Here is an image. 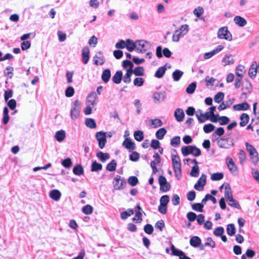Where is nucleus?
<instances>
[{"label": "nucleus", "mask_w": 259, "mask_h": 259, "mask_svg": "<svg viewBox=\"0 0 259 259\" xmlns=\"http://www.w3.org/2000/svg\"><path fill=\"white\" fill-rule=\"evenodd\" d=\"M228 201V204L234 208H237V209H240L241 207L239 203V202L235 199L233 197L232 198H230L229 199L227 200Z\"/></svg>", "instance_id": "45"}, {"label": "nucleus", "mask_w": 259, "mask_h": 259, "mask_svg": "<svg viewBox=\"0 0 259 259\" xmlns=\"http://www.w3.org/2000/svg\"><path fill=\"white\" fill-rule=\"evenodd\" d=\"M238 154L240 163L243 164L246 158V153L243 150L241 149L239 150Z\"/></svg>", "instance_id": "61"}, {"label": "nucleus", "mask_w": 259, "mask_h": 259, "mask_svg": "<svg viewBox=\"0 0 259 259\" xmlns=\"http://www.w3.org/2000/svg\"><path fill=\"white\" fill-rule=\"evenodd\" d=\"M226 163L229 169L231 172L237 171L238 168L231 158H227L226 159Z\"/></svg>", "instance_id": "22"}, {"label": "nucleus", "mask_w": 259, "mask_h": 259, "mask_svg": "<svg viewBox=\"0 0 259 259\" xmlns=\"http://www.w3.org/2000/svg\"><path fill=\"white\" fill-rule=\"evenodd\" d=\"M134 210L133 209L129 208L125 211H123L120 213V217L122 220L127 219L128 217L133 215Z\"/></svg>", "instance_id": "41"}, {"label": "nucleus", "mask_w": 259, "mask_h": 259, "mask_svg": "<svg viewBox=\"0 0 259 259\" xmlns=\"http://www.w3.org/2000/svg\"><path fill=\"white\" fill-rule=\"evenodd\" d=\"M66 137V133L64 130L57 131L55 134V138L58 142H62Z\"/></svg>", "instance_id": "36"}, {"label": "nucleus", "mask_w": 259, "mask_h": 259, "mask_svg": "<svg viewBox=\"0 0 259 259\" xmlns=\"http://www.w3.org/2000/svg\"><path fill=\"white\" fill-rule=\"evenodd\" d=\"M192 209L198 212H202L203 211V204L196 203L192 205Z\"/></svg>", "instance_id": "56"}, {"label": "nucleus", "mask_w": 259, "mask_h": 259, "mask_svg": "<svg viewBox=\"0 0 259 259\" xmlns=\"http://www.w3.org/2000/svg\"><path fill=\"white\" fill-rule=\"evenodd\" d=\"M241 121L239 123L240 126H245L249 122V115L245 113H242L240 117Z\"/></svg>", "instance_id": "27"}, {"label": "nucleus", "mask_w": 259, "mask_h": 259, "mask_svg": "<svg viewBox=\"0 0 259 259\" xmlns=\"http://www.w3.org/2000/svg\"><path fill=\"white\" fill-rule=\"evenodd\" d=\"M123 77V73L122 71L119 70L117 71L115 74L112 77V81L116 83V84H119L121 82V80L122 79Z\"/></svg>", "instance_id": "24"}, {"label": "nucleus", "mask_w": 259, "mask_h": 259, "mask_svg": "<svg viewBox=\"0 0 259 259\" xmlns=\"http://www.w3.org/2000/svg\"><path fill=\"white\" fill-rule=\"evenodd\" d=\"M80 102L76 100L74 101L73 105L70 110L71 118L75 120L80 115Z\"/></svg>", "instance_id": "5"}, {"label": "nucleus", "mask_w": 259, "mask_h": 259, "mask_svg": "<svg viewBox=\"0 0 259 259\" xmlns=\"http://www.w3.org/2000/svg\"><path fill=\"white\" fill-rule=\"evenodd\" d=\"M127 182L131 186L134 187L138 184L139 180L136 176H131L128 178Z\"/></svg>", "instance_id": "50"}, {"label": "nucleus", "mask_w": 259, "mask_h": 259, "mask_svg": "<svg viewBox=\"0 0 259 259\" xmlns=\"http://www.w3.org/2000/svg\"><path fill=\"white\" fill-rule=\"evenodd\" d=\"M174 116L177 121H182L185 117V113L183 109L181 108L176 109L174 113Z\"/></svg>", "instance_id": "14"}, {"label": "nucleus", "mask_w": 259, "mask_h": 259, "mask_svg": "<svg viewBox=\"0 0 259 259\" xmlns=\"http://www.w3.org/2000/svg\"><path fill=\"white\" fill-rule=\"evenodd\" d=\"M249 107V105L246 102H244L241 104L234 105L233 109L236 111H245L248 110Z\"/></svg>", "instance_id": "19"}, {"label": "nucleus", "mask_w": 259, "mask_h": 259, "mask_svg": "<svg viewBox=\"0 0 259 259\" xmlns=\"http://www.w3.org/2000/svg\"><path fill=\"white\" fill-rule=\"evenodd\" d=\"M73 172L74 175L77 176L82 175L84 172V169L81 164H77L75 165L73 168Z\"/></svg>", "instance_id": "37"}, {"label": "nucleus", "mask_w": 259, "mask_h": 259, "mask_svg": "<svg viewBox=\"0 0 259 259\" xmlns=\"http://www.w3.org/2000/svg\"><path fill=\"white\" fill-rule=\"evenodd\" d=\"M61 164L65 168H69L72 164V160L70 158H67L63 160Z\"/></svg>", "instance_id": "58"}, {"label": "nucleus", "mask_w": 259, "mask_h": 259, "mask_svg": "<svg viewBox=\"0 0 259 259\" xmlns=\"http://www.w3.org/2000/svg\"><path fill=\"white\" fill-rule=\"evenodd\" d=\"M206 175L203 174L200 178L198 179L196 183L194 185V188L198 191H202L203 187L206 184Z\"/></svg>", "instance_id": "9"}, {"label": "nucleus", "mask_w": 259, "mask_h": 259, "mask_svg": "<svg viewBox=\"0 0 259 259\" xmlns=\"http://www.w3.org/2000/svg\"><path fill=\"white\" fill-rule=\"evenodd\" d=\"M97 98V95L95 92L90 93L87 98V104L94 106L96 104Z\"/></svg>", "instance_id": "16"}, {"label": "nucleus", "mask_w": 259, "mask_h": 259, "mask_svg": "<svg viewBox=\"0 0 259 259\" xmlns=\"http://www.w3.org/2000/svg\"><path fill=\"white\" fill-rule=\"evenodd\" d=\"M181 152L184 156L192 154L195 157H198L201 154L200 149L195 145L184 146L181 148Z\"/></svg>", "instance_id": "1"}, {"label": "nucleus", "mask_w": 259, "mask_h": 259, "mask_svg": "<svg viewBox=\"0 0 259 259\" xmlns=\"http://www.w3.org/2000/svg\"><path fill=\"white\" fill-rule=\"evenodd\" d=\"M196 88V83L193 82L188 85L186 88V92L189 94H192L195 91Z\"/></svg>", "instance_id": "48"}, {"label": "nucleus", "mask_w": 259, "mask_h": 259, "mask_svg": "<svg viewBox=\"0 0 259 259\" xmlns=\"http://www.w3.org/2000/svg\"><path fill=\"white\" fill-rule=\"evenodd\" d=\"M234 98H230L229 100L226 101H223L218 107V109L219 111H222L226 109L227 108L229 107L234 102Z\"/></svg>", "instance_id": "17"}, {"label": "nucleus", "mask_w": 259, "mask_h": 259, "mask_svg": "<svg viewBox=\"0 0 259 259\" xmlns=\"http://www.w3.org/2000/svg\"><path fill=\"white\" fill-rule=\"evenodd\" d=\"M9 109L8 107H5L3 110V123L4 124H7L10 119V116L9 115Z\"/></svg>", "instance_id": "42"}, {"label": "nucleus", "mask_w": 259, "mask_h": 259, "mask_svg": "<svg viewBox=\"0 0 259 259\" xmlns=\"http://www.w3.org/2000/svg\"><path fill=\"white\" fill-rule=\"evenodd\" d=\"M117 163L114 159H112L106 166V169L109 171L115 170Z\"/></svg>", "instance_id": "47"}, {"label": "nucleus", "mask_w": 259, "mask_h": 259, "mask_svg": "<svg viewBox=\"0 0 259 259\" xmlns=\"http://www.w3.org/2000/svg\"><path fill=\"white\" fill-rule=\"evenodd\" d=\"M132 73H134L136 76H143L144 74V68L142 66H138L136 67L134 70L132 69Z\"/></svg>", "instance_id": "38"}, {"label": "nucleus", "mask_w": 259, "mask_h": 259, "mask_svg": "<svg viewBox=\"0 0 259 259\" xmlns=\"http://www.w3.org/2000/svg\"><path fill=\"white\" fill-rule=\"evenodd\" d=\"M166 129L164 127H162L157 131L155 134L156 137L158 139L162 140L166 134Z\"/></svg>", "instance_id": "44"}, {"label": "nucleus", "mask_w": 259, "mask_h": 259, "mask_svg": "<svg viewBox=\"0 0 259 259\" xmlns=\"http://www.w3.org/2000/svg\"><path fill=\"white\" fill-rule=\"evenodd\" d=\"M184 72L179 69H176L172 73V77L174 81H178L183 75Z\"/></svg>", "instance_id": "34"}, {"label": "nucleus", "mask_w": 259, "mask_h": 259, "mask_svg": "<svg viewBox=\"0 0 259 259\" xmlns=\"http://www.w3.org/2000/svg\"><path fill=\"white\" fill-rule=\"evenodd\" d=\"M252 91V86L251 82L248 78L244 79V81L242 83V93L241 98L245 100L247 98V95L250 94Z\"/></svg>", "instance_id": "3"}, {"label": "nucleus", "mask_w": 259, "mask_h": 259, "mask_svg": "<svg viewBox=\"0 0 259 259\" xmlns=\"http://www.w3.org/2000/svg\"><path fill=\"white\" fill-rule=\"evenodd\" d=\"M85 124L87 127L90 128H95L97 126L95 120L91 118H88L85 119Z\"/></svg>", "instance_id": "43"}, {"label": "nucleus", "mask_w": 259, "mask_h": 259, "mask_svg": "<svg viewBox=\"0 0 259 259\" xmlns=\"http://www.w3.org/2000/svg\"><path fill=\"white\" fill-rule=\"evenodd\" d=\"M111 77V71L109 69L104 70L102 74V79L105 82L107 83L109 81Z\"/></svg>", "instance_id": "30"}, {"label": "nucleus", "mask_w": 259, "mask_h": 259, "mask_svg": "<svg viewBox=\"0 0 259 259\" xmlns=\"http://www.w3.org/2000/svg\"><path fill=\"white\" fill-rule=\"evenodd\" d=\"M225 197L228 200L233 197L232 192L230 184L228 183L225 184Z\"/></svg>", "instance_id": "31"}, {"label": "nucleus", "mask_w": 259, "mask_h": 259, "mask_svg": "<svg viewBox=\"0 0 259 259\" xmlns=\"http://www.w3.org/2000/svg\"><path fill=\"white\" fill-rule=\"evenodd\" d=\"M206 239L207 241H210V243H205L204 244L201 243V245L199 246L200 250H204L205 249L204 247L206 246H209L212 248H214L215 247V243L212 240L211 237H207Z\"/></svg>", "instance_id": "32"}, {"label": "nucleus", "mask_w": 259, "mask_h": 259, "mask_svg": "<svg viewBox=\"0 0 259 259\" xmlns=\"http://www.w3.org/2000/svg\"><path fill=\"white\" fill-rule=\"evenodd\" d=\"M199 174V167L198 165H194L192 167L190 175L193 177H197Z\"/></svg>", "instance_id": "57"}, {"label": "nucleus", "mask_w": 259, "mask_h": 259, "mask_svg": "<svg viewBox=\"0 0 259 259\" xmlns=\"http://www.w3.org/2000/svg\"><path fill=\"white\" fill-rule=\"evenodd\" d=\"M204 13L203 8L202 7H198L193 11L194 14L197 17L200 18L201 15Z\"/></svg>", "instance_id": "63"}, {"label": "nucleus", "mask_w": 259, "mask_h": 259, "mask_svg": "<svg viewBox=\"0 0 259 259\" xmlns=\"http://www.w3.org/2000/svg\"><path fill=\"white\" fill-rule=\"evenodd\" d=\"M185 35V33L180 32L179 30H176L172 35V40L175 42H178L181 37Z\"/></svg>", "instance_id": "39"}, {"label": "nucleus", "mask_w": 259, "mask_h": 259, "mask_svg": "<svg viewBox=\"0 0 259 259\" xmlns=\"http://www.w3.org/2000/svg\"><path fill=\"white\" fill-rule=\"evenodd\" d=\"M94 63L97 65H102L105 63L104 56L101 52H98L94 57Z\"/></svg>", "instance_id": "13"}, {"label": "nucleus", "mask_w": 259, "mask_h": 259, "mask_svg": "<svg viewBox=\"0 0 259 259\" xmlns=\"http://www.w3.org/2000/svg\"><path fill=\"white\" fill-rule=\"evenodd\" d=\"M134 138L138 142L142 141L144 139V133L142 131H136L134 134Z\"/></svg>", "instance_id": "46"}, {"label": "nucleus", "mask_w": 259, "mask_h": 259, "mask_svg": "<svg viewBox=\"0 0 259 259\" xmlns=\"http://www.w3.org/2000/svg\"><path fill=\"white\" fill-rule=\"evenodd\" d=\"M217 135H215V136L213 137L212 136V140L213 141H217L218 145L219 147L221 148L224 149H229L231 147H233L235 145L233 139H231L230 141V143L224 144L223 142H220V137H217Z\"/></svg>", "instance_id": "10"}, {"label": "nucleus", "mask_w": 259, "mask_h": 259, "mask_svg": "<svg viewBox=\"0 0 259 259\" xmlns=\"http://www.w3.org/2000/svg\"><path fill=\"white\" fill-rule=\"evenodd\" d=\"M122 146L129 152L136 149V144L130 138H126L122 143Z\"/></svg>", "instance_id": "12"}, {"label": "nucleus", "mask_w": 259, "mask_h": 259, "mask_svg": "<svg viewBox=\"0 0 259 259\" xmlns=\"http://www.w3.org/2000/svg\"><path fill=\"white\" fill-rule=\"evenodd\" d=\"M245 145L246 148V150L249 154L251 162L253 164H256L258 161V152L254 147L248 142H246Z\"/></svg>", "instance_id": "2"}, {"label": "nucleus", "mask_w": 259, "mask_h": 259, "mask_svg": "<svg viewBox=\"0 0 259 259\" xmlns=\"http://www.w3.org/2000/svg\"><path fill=\"white\" fill-rule=\"evenodd\" d=\"M223 62H225V66L234 63V60L231 58V55H227L223 58Z\"/></svg>", "instance_id": "52"}, {"label": "nucleus", "mask_w": 259, "mask_h": 259, "mask_svg": "<svg viewBox=\"0 0 259 259\" xmlns=\"http://www.w3.org/2000/svg\"><path fill=\"white\" fill-rule=\"evenodd\" d=\"M102 165L101 163L97 162L96 160H95L93 161L92 163L91 170L92 172H98L102 170Z\"/></svg>", "instance_id": "33"}, {"label": "nucleus", "mask_w": 259, "mask_h": 259, "mask_svg": "<svg viewBox=\"0 0 259 259\" xmlns=\"http://www.w3.org/2000/svg\"><path fill=\"white\" fill-rule=\"evenodd\" d=\"M140 156V154L138 152L134 151L130 155L129 159L132 161L136 162L139 159Z\"/></svg>", "instance_id": "55"}, {"label": "nucleus", "mask_w": 259, "mask_h": 259, "mask_svg": "<svg viewBox=\"0 0 259 259\" xmlns=\"http://www.w3.org/2000/svg\"><path fill=\"white\" fill-rule=\"evenodd\" d=\"M122 66L124 68H127L129 67L128 69H133V67H134L133 63L128 60H125L123 61Z\"/></svg>", "instance_id": "62"}, {"label": "nucleus", "mask_w": 259, "mask_h": 259, "mask_svg": "<svg viewBox=\"0 0 259 259\" xmlns=\"http://www.w3.org/2000/svg\"><path fill=\"white\" fill-rule=\"evenodd\" d=\"M49 195L52 199L58 201L60 199L61 193L58 190L54 189L50 191Z\"/></svg>", "instance_id": "26"}, {"label": "nucleus", "mask_w": 259, "mask_h": 259, "mask_svg": "<svg viewBox=\"0 0 259 259\" xmlns=\"http://www.w3.org/2000/svg\"><path fill=\"white\" fill-rule=\"evenodd\" d=\"M97 157L102 162H104L110 158V154L108 153H103L102 151L98 152L96 154Z\"/></svg>", "instance_id": "35"}, {"label": "nucleus", "mask_w": 259, "mask_h": 259, "mask_svg": "<svg viewBox=\"0 0 259 259\" xmlns=\"http://www.w3.org/2000/svg\"><path fill=\"white\" fill-rule=\"evenodd\" d=\"M167 65L168 63H166L164 66H161L159 68H158L155 73L154 76L158 78H162L165 73V71L166 70V66Z\"/></svg>", "instance_id": "20"}, {"label": "nucleus", "mask_w": 259, "mask_h": 259, "mask_svg": "<svg viewBox=\"0 0 259 259\" xmlns=\"http://www.w3.org/2000/svg\"><path fill=\"white\" fill-rule=\"evenodd\" d=\"M196 116L200 123H203L206 120H210L211 114L209 113V112H206L204 113H201L200 115H199L198 114H196Z\"/></svg>", "instance_id": "21"}, {"label": "nucleus", "mask_w": 259, "mask_h": 259, "mask_svg": "<svg viewBox=\"0 0 259 259\" xmlns=\"http://www.w3.org/2000/svg\"><path fill=\"white\" fill-rule=\"evenodd\" d=\"M113 187L115 190H120L123 189L126 185V182L124 178L121 179V177L116 175L113 181Z\"/></svg>", "instance_id": "6"}, {"label": "nucleus", "mask_w": 259, "mask_h": 259, "mask_svg": "<svg viewBox=\"0 0 259 259\" xmlns=\"http://www.w3.org/2000/svg\"><path fill=\"white\" fill-rule=\"evenodd\" d=\"M224 178V174L223 172H215L210 177L212 181H219Z\"/></svg>", "instance_id": "49"}, {"label": "nucleus", "mask_w": 259, "mask_h": 259, "mask_svg": "<svg viewBox=\"0 0 259 259\" xmlns=\"http://www.w3.org/2000/svg\"><path fill=\"white\" fill-rule=\"evenodd\" d=\"M214 128L215 126L211 123L205 124L203 126V131L206 134L211 133Z\"/></svg>", "instance_id": "51"}, {"label": "nucleus", "mask_w": 259, "mask_h": 259, "mask_svg": "<svg viewBox=\"0 0 259 259\" xmlns=\"http://www.w3.org/2000/svg\"><path fill=\"white\" fill-rule=\"evenodd\" d=\"M224 98V94L223 92L218 93L214 97V101L215 102L219 103Z\"/></svg>", "instance_id": "59"}, {"label": "nucleus", "mask_w": 259, "mask_h": 259, "mask_svg": "<svg viewBox=\"0 0 259 259\" xmlns=\"http://www.w3.org/2000/svg\"><path fill=\"white\" fill-rule=\"evenodd\" d=\"M136 41L134 42L131 39H127L126 40V49L128 51L132 52L136 49Z\"/></svg>", "instance_id": "25"}, {"label": "nucleus", "mask_w": 259, "mask_h": 259, "mask_svg": "<svg viewBox=\"0 0 259 259\" xmlns=\"http://www.w3.org/2000/svg\"><path fill=\"white\" fill-rule=\"evenodd\" d=\"M74 94V89L72 87H68L65 90V95L66 97L70 98Z\"/></svg>", "instance_id": "60"}, {"label": "nucleus", "mask_w": 259, "mask_h": 259, "mask_svg": "<svg viewBox=\"0 0 259 259\" xmlns=\"http://www.w3.org/2000/svg\"><path fill=\"white\" fill-rule=\"evenodd\" d=\"M201 240L198 236H194L190 238V244L195 248L198 247L201 245Z\"/></svg>", "instance_id": "23"}, {"label": "nucleus", "mask_w": 259, "mask_h": 259, "mask_svg": "<svg viewBox=\"0 0 259 259\" xmlns=\"http://www.w3.org/2000/svg\"><path fill=\"white\" fill-rule=\"evenodd\" d=\"M151 125H154L153 127L157 128L161 126L162 125V122L160 119L156 118L154 119H151Z\"/></svg>", "instance_id": "64"}, {"label": "nucleus", "mask_w": 259, "mask_h": 259, "mask_svg": "<svg viewBox=\"0 0 259 259\" xmlns=\"http://www.w3.org/2000/svg\"><path fill=\"white\" fill-rule=\"evenodd\" d=\"M106 134V133L102 131L98 132L96 134V138L98 142L99 147L101 149L104 147L107 142Z\"/></svg>", "instance_id": "7"}, {"label": "nucleus", "mask_w": 259, "mask_h": 259, "mask_svg": "<svg viewBox=\"0 0 259 259\" xmlns=\"http://www.w3.org/2000/svg\"><path fill=\"white\" fill-rule=\"evenodd\" d=\"M171 54V51L167 48H165L163 50H162V47L160 46L156 48V55L158 58L162 57L163 55L166 58H169Z\"/></svg>", "instance_id": "8"}, {"label": "nucleus", "mask_w": 259, "mask_h": 259, "mask_svg": "<svg viewBox=\"0 0 259 259\" xmlns=\"http://www.w3.org/2000/svg\"><path fill=\"white\" fill-rule=\"evenodd\" d=\"M218 37L222 39H226L228 41L232 40V35L228 30L227 26L222 27L218 29L217 32Z\"/></svg>", "instance_id": "4"}, {"label": "nucleus", "mask_w": 259, "mask_h": 259, "mask_svg": "<svg viewBox=\"0 0 259 259\" xmlns=\"http://www.w3.org/2000/svg\"><path fill=\"white\" fill-rule=\"evenodd\" d=\"M234 21L237 25L240 27H243L247 24L246 20L240 16H235Z\"/></svg>", "instance_id": "28"}, {"label": "nucleus", "mask_w": 259, "mask_h": 259, "mask_svg": "<svg viewBox=\"0 0 259 259\" xmlns=\"http://www.w3.org/2000/svg\"><path fill=\"white\" fill-rule=\"evenodd\" d=\"M180 137L175 136L170 141V144L174 147H177L180 144Z\"/></svg>", "instance_id": "54"}, {"label": "nucleus", "mask_w": 259, "mask_h": 259, "mask_svg": "<svg viewBox=\"0 0 259 259\" xmlns=\"http://www.w3.org/2000/svg\"><path fill=\"white\" fill-rule=\"evenodd\" d=\"M90 49L88 46L84 47L82 50V62L86 64L88 63L90 56Z\"/></svg>", "instance_id": "15"}, {"label": "nucleus", "mask_w": 259, "mask_h": 259, "mask_svg": "<svg viewBox=\"0 0 259 259\" xmlns=\"http://www.w3.org/2000/svg\"><path fill=\"white\" fill-rule=\"evenodd\" d=\"M133 73L132 72L131 69H127L126 70V72L125 75L123 76L122 79L124 82L126 83H129L131 82V77Z\"/></svg>", "instance_id": "40"}, {"label": "nucleus", "mask_w": 259, "mask_h": 259, "mask_svg": "<svg viewBox=\"0 0 259 259\" xmlns=\"http://www.w3.org/2000/svg\"><path fill=\"white\" fill-rule=\"evenodd\" d=\"M82 211L85 214H90L93 211V207L91 205L87 204L82 207Z\"/></svg>", "instance_id": "53"}, {"label": "nucleus", "mask_w": 259, "mask_h": 259, "mask_svg": "<svg viewBox=\"0 0 259 259\" xmlns=\"http://www.w3.org/2000/svg\"><path fill=\"white\" fill-rule=\"evenodd\" d=\"M166 93L165 91L163 92H156L153 93L152 98L154 100L155 103H159L160 102L165 100Z\"/></svg>", "instance_id": "11"}, {"label": "nucleus", "mask_w": 259, "mask_h": 259, "mask_svg": "<svg viewBox=\"0 0 259 259\" xmlns=\"http://www.w3.org/2000/svg\"><path fill=\"white\" fill-rule=\"evenodd\" d=\"M257 70H258L257 68V63L256 61H254L248 71V75L249 77L251 78H254L255 77L257 73Z\"/></svg>", "instance_id": "18"}, {"label": "nucleus", "mask_w": 259, "mask_h": 259, "mask_svg": "<svg viewBox=\"0 0 259 259\" xmlns=\"http://www.w3.org/2000/svg\"><path fill=\"white\" fill-rule=\"evenodd\" d=\"M136 208L138 210V211H137L136 210L135 216L133 218V220L134 222L137 223H140L142 221V213L140 212L141 207L139 205H137L136 207Z\"/></svg>", "instance_id": "29"}]
</instances>
